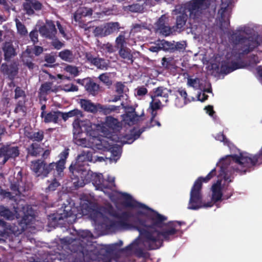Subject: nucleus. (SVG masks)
I'll use <instances>...</instances> for the list:
<instances>
[{
	"label": "nucleus",
	"mask_w": 262,
	"mask_h": 262,
	"mask_svg": "<svg viewBox=\"0 0 262 262\" xmlns=\"http://www.w3.org/2000/svg\"><path fill=\"white\" fill-rule=\"evenodd\" d=\"M167 19L165 15H162L155 24L156 32L164 36H168L176 32L173 26L171 27L166 24Z\"/></svg>",
	"instance_id": "nucleus-19"
},
{
	"label": "nucleus",
	"mask_w": 262,
	"mask_h": 262,
	"mask_svg": "<svg viewBox=\"0 0 262 262\" xmlns=\"http://www.w3.org/2000/svg\"><path fill=\"white\" fill-rule=\"evenodd\" d=\"M70 117H83L84 115L83 112L75 108L69 112Z\"/></svg>",
	"instance_id": "nucleus-54"
},
{
	"label": "nucleus",
	"mask_w": 262,
	"mask_h": 262,
	"mask_svg": "<svg viewBox=\"0 0 262 262\" xmlns=\"http://www.w3.org/2000/svg\"><path fill=\"white\" fill-rule=\"evenodd\" d=\"M25 136L30 140L33 142H40L44 139V132L42 130L39 129L37 131L32 130H25Z\"/></svg>",
	"instance_id": "nucleus-28"
},
{
	"label": "nucleus",
	"mask_w": 262,
	"mask_h": 262,
	"mask_svg": "<svg viewBox=\"0 0 262 262\" xmlns=\"http://www.w3.org/2000/svg\"><path fill=\"white\" fill-rule=\"evenodd\" d=\"M15 96L14 98L17 99L20 97H26L25 92L19 86H17L14 91Z\"/></svg>",
	"instance_id": "nucleus-58"
},
{
	"label": "nucleus",
	"mask_w": 262,
	"mask_h": 262,
	"mask_svg": "<svg viewBox=\"0 0 262 262\" xmlns=\"http://www.w3.org/2000/svg\"><path fill=\"white\" fill-rule=\"evenodd\" d=\"M231 39L235 45H241L244 54H249L260 45L257 36L246 37L240 34L233 33L231 36Z\"/></svg>",
	"instance_id": "nucleus-6"
},
{
	"label": "nucleus",
	"mask_w": 262,
	"mask_h": 262,
	"mask_svg": "<svg viewBox=\"0 0 262 262\" xmlns=\"http://www.w3.org/2000/svg\"><path fill=\"white\" fill-rule=\"evenodd\" d=\"M96 146L98 149L110 152L111 156L108 158L111 161L117 162L120 158L121 152L118 146L111 145L105 140H101L99 143L96 144Z\"/></svg>",
	"instance_id": "nucleus-17"
},
{
	"label": "nucleus",
	"mask_w": 262,
	"mask_h": 262,
	"mask_svg": "<svg viewBox=\"0 0 262 262\" xmlns=\"http://www.w3.org/2000/svg\"><path fill=\"white\" fill-rule=\"evenodd\" d=\"M78 12L82 15V17L91 16L93 14L92 8L88 7H80L78 9Z\"/></svg>",
	"instance_id": "nucleus-48"
},
{
	"label": "nucleus",
	"mask_w": 262,
	"mask_h": 262,
	"mask_svg": "<svg viewBox=\"0 0 262 262\" xmlns=\"http://www.w3.org/2000/svg\"><path fill=\"white\" fill-rule=\"evenodd\" d=\"M123 196L125 200L123 204L125 207L150 211L144 220L138 218L135 226L144 245L148 250L159 249L163 246L164 241H171V237L180 230L177 227L181 226V222L170 221L166 223L167 220L166 216L133 199L132 196L128 193H124Z\"/></svg>",
	"instance_id": "nucleus-1"
},
{
	"label": "nucleus",
	"mask_w": 262,
	"mask_h": 262,
	"mask_svg": "<svg viewBox=\"0 0 262 262\" xmlns=\"http://www.w3.org/2000/svg\"><path fill=\"white\" fill-rule=\"evenodd\" d=\"M116 92L120 95L123 96L125 85L121 82H117L115 84Z\"/></svg>",
	"instance_id": "nucleus-53"
},
{
	"label": "nucleus",
	"mask_w": 262,
	"mask_h": 262,
	"mask_svg": "<svg viewBox=\"0 0 262 262\" xmlns=\"http://www.w3.org/2000/svg\"><path fill=\"white\" fill-rule=\"evenodd\" d=\"M146 128H148L147 127V126L146 125V126H143V127H141L140 129H139L137 131H136V132L132 131L130 136L129 137L127 138V140L128 141L127 143H132L135 140L139 138V137L140 136V135H141V134L143 132H144L146 130Z\"/></svg>",
	"instance_id": "nucleus-41"
},
{
	"label": "nucleus",
	"mask_w": 262,
	"mask_h": 262,
	"mask_svg": "<svg viewBox=\"0 0 262 262\" xmlns=\"http://www.w3.org/2000/svg\"><path fill=\"white\" fill-rule=\"evenodd\" d=\"M212 200L215 203L223 200V192L221 181L217 180L212 186Z\"/></svg>",
	"instance_id": "nucleus-26"
},
{
	"label": "nucleus",
	"mask_w": 262,
	"mask_h": 262,
	"mask_svg": "<svg viewBox=\"0 0 262 262\" xmlns=\"http://www.w3.org/2000/svg\"><path fill=\"white\" fill-rule=\"evenodd\" d=\"M43 149V148L41 147L40 144L37 143H32L28 147L27 151L28 155L37 157L40 155Z\"/></svg>",
	"instance_id": "nucleus-31"
},
{
	"label": "nucleus",
	"mask_w": 262,
	"mask_h": 262,
	"mask_svg": "<svg viewBox=\"0 0 262 262\" xmlns=\"http://www.w3.org/2000/svg\"><path fill=\"white\" fill-rule=\"evenodd\" d=\"M70 149L65 148L60 153L59 160L56 162L47 163L42 159H37L31 162V169L36 177L44 179L50 173H52L56 178H61L66 168L67 159L69 155Z\"/></svg>",
	"instance_id": "nucleus-3"
},
{
	"label": "nucleus",
	"mask_w": 262,
	"mask_h": 262,
	"mask_svg": "<svg viewBox=\"0 0 262 262\" xmlns=\"http://www.w3.org/2000/svg\"><path fill=\"white\" fill-rule=\"evenodd\" d=\"M161 104V102L159 100L156 101L152 100L150 103V107L152 111H155L160 108Z\"/></svg>",
	"instance_id": "nucleus-62"
},
{
	"label": "nucleus",
	"mask_w": 262,
	"mask_h": 262,
	"mask_svg": "<svg viewBox=\"0 0 262 262\" xmlns=\"http://www.w3.org/2000/svg\"><path fill=\"white\" fill-rule=\"evenodd\" d=\"M258 75L262 78V67L256 68ZM262 123V119L260 122ZM262 164V146L259 152L255 155L239 152V155L227 156L220 161L217 166H220V173L228 183L231 182V175L235 172L241 175L245 174L254 169V167Z\"/></svg>",
	"instance_id": "nucleus-2"
},
{
	"label": "nucleus",
	"mask_w": 262,
	"mask_h": 262,
	"mask_svg": "<svg viewBox=\"0 0 262 262\" xmlns=\"http://www.w3.org/2000/svg\"><path fill=\"white\" fill-rule=\"evenodd\" d=\"M106 125L112 129H116L119 127V122L117 119L112 116H107L105 120Z\"/></svg>",
	"instance_id": "nucleus-42"
},
{
	"label": "nucleus",
	"mask_w": 262,
	"mask_h": 262,
	"mask_svg": "<svg viewBox=\"0 0 262 262\" xmlns=\"http://www.w3.org/2000/svg\"><path fill=\"white\" fill-rule=\"evenodd\" d=\"M69 217L74 220L76 219V208L71 206H65L63 210L60 209L58 212L48 215V220L51 224L56 226L60 224L59 222Z\"/></svg>",
	"instance_id": "nucleus-11"
},
{
	"label": "nucleus",
	"mask_w": 262,
	"mask_h": 262,
	"mask_svg": "<svg viewBox=\"0 0 262 262\" xmlns=\"http://www.w3.org/2000/svg\"><path fill=\"white\" fill-rule=\"evenodd\" d=\"M126 112L122 117L123 121L128 125H132L138 123L141 116H144L143 112L141 115H139L135 111V108L130 106L125 107Z\"/></svg>",
	"instance_id": "nucleus-20"
},
{
	"label": "nucleus",
	"mask_w": 262,
	"mask_h": 262,
	"mask_svg": "<svg viewBox=\"0 0 262 262\" xmlns=\"http://www.w3.org/2000/svg\"><path fill=\"white\" fill-rule=\"evenodd\" d=\"M29 36L31 41L33 42L34 44H35L38 42V33L37 30H34L31 31L29 34Z\"/></svg>",
	"instance_id": "nucleus-59"
},
{
	"label": "nucleus",
	"mask_w": 262,
	"mask_h": 262,
	"mask_svg": "<svg viewBox=\"0 0 262 262\" xmlns=\"http://www.w3.org/2000/svg\"><path fill=\"white\" fill-rule=\"evenodd\" d=\"M79 104L81 108L85 112L95 114L99 111L98 105H99V103H93L90 100L81 99L79 100Z\"/></svg>",
	"instance_id": "nucleus-25"
},
{
	"label": "nucleus",
	"mask_w": 262,
	"mask_h": 262,
	"mask_svg": "<svg viewBox=\"0 0 262 262\" xmlns=\"http://www.w3.org/2000/svg\"><path fill=\"white\" fill-rule=\"evenodd\" d=\"M24 215L20 223L23 225H28L31 223L32 216L31 215L32 212V207L28 205L24 206L22 207Z\"/></svg>",
	"instance_id": "nucleus-33"
},
{
	"label": "nucleus",
	"mask_w": 262,
	"mask_h": 262,
	"mask_svg": "<svg viewBox=\"0 0 262 262\" xmlns=\"http://www.w3.org/2000/svg\"><path fill=\"white\" fill-rule=\"evenodd\" d=\"M73 129V139L77 144L78 142L82 143V141H85L84 139L81 138L83 133L86 135H92L93 129L92 122L88 119L81 120L79 118L74 120L72 123Z\"/></svg>",
	"instance_id": "nucleus-7"
},
{
	"label": "nucleus",
	"mask_w": 262,
	"mask_h": 262,
	"mask_svg": "<svg viewBox=\"0 0 262 262\" xmlns=\"http://www.w3.org/2000/svg\"><path fill=\"white\" fill-rule=\"evenodd\" d=\"M39 32L45 37L53 39L56 37L57 30L53 22L48 23L46 26H43L39 29Z\"/></svg>",
	"instance_id": "nucleus-23"
},
{
	"label": "nucleus",
	"mask_w": 262,
	"mask_h": 262,
	"mask_svg": "<svg viewBox=\"0 0 262 262\" xmlns=\"http://www.w3.org/2000/svg\"><path fill=\"white\" fill-rule=\"evenodd\" d=\"M19 155V148L11 144L3 145L0 147V165H4L10 159H15Z\"/></svg>",
	"instance_id": "nucleus-14"
},
{
	"label": "nucleus",
	"mask_w": 262,
	"mask_h": 262,
	"mask_svg": "<svg viewBox=\"0 0 262 262\" xmlns=\"http://www.w3.org/2000/svg\"><path fill=\"white\" fill-rule=\"evenodd\" d=\"M66 71L73 75L74 76H77L78 75L79 71L77 68L75 66L68 65L66 67Z\"/></svg>",
	"instance_id": "nucleus-51"
},
{
	"label": "nucleus",
	"mask_w": 262,
	"mask_h": 262,
	"mask_svg": "<svg viewBox=\"0 0 262 262\" xmlns=\"http://www.w3.org/2000/svg\"><path fill=\"white\" fill-rule=\"evenodd\" d=\"M53 83L52 82L47 81L42 83L39 89V92L42 93L48 94L50 92L56 93L57 89L56 86L53 87Z\"/></svg>",
	"instance_id": "nucleus-36"
},
{
	"label": "nucleus",
	"mask_w": 262,
	"mask_h": 262,
	"mask_svg": "<svg viewBox=\"0 0 262 262\" xmlns=\"http://www.w3.org/2000/svg\"><path fill=\"white\" fill-rule=\"evenodd\" d=\"M26 174L23 172L20 167H16L14 177L10 183V189L15 195H20L25 190Z\"/></svg>",
	"instance_id": "nucleus-10"
},
{
	"label": "nucleus",
	"mask_w": 262,
	"mask_h": 262,
	"mask_svg": "<svg viewBox=\"0 0 262 262\" xmlns=\"http://www.w3.org/2000/svg\"><path fill=\"white\" fill-rule=\"evenodd\" d=\"M91 182L96 186L100 187L101 185L102 180L100 176L97 174H92Z\"/></svg>",
	"instance_id": "nucleus-52"
},
{
	"label": "nucleus",
	"mask_w": 262,
	"mask_h": 262,
	"mask_svg": "<svg viewBox=\"0 0 262 262\" xmlns=\"http://www.w3.org/2000/svg\"><path fill=\"white\" fill-rule=\"evenodd\" d=\"M148 92V91L146 88L144 86L138 87L137 89L136 94L138 96H143L145 95Z\"/></svg>",
	"instance_id": "nucleus-63"
},
{
	"label": "nucleus",
	"mask_w": 262,
	"mask_h": 262,
	"mask_svg": "<svg viewBox=\"0 0 262 262\" xmlns=\"http://www.w3.org/2000/svg\"><path fill=\"white\" fill-rule=\"evenodd\" d=\"M0 216L7 220H12L14 218L13 212L4 206H0Z\"/></svg>",
	"instance_id": "nucleus-38"
},
{
	"label": "nucleus",
	"mask_w": 262,
	"mask_h": 262,
	"mask_svg": "<svg viewBox=\"0 0 262 262\" xmlns=\"http://www.w3.org/2000/svg\"><path fill=\"white\" fill-rule=\"evenodd\" d=\"M59 113L58 111H52L47 113L43 118V122L45 123H53L54 124L59 123Z\"/></svg>",
	"instance_id": "nucleus-30"
},
{
	"label": "nucleus",
	"mask_w": 262,
	"mask_h": 262,
	"mask_svg": "<svg viewBox=\"0 0 262 262\" xmlns=\"http://www.w3.org/2000/svg\"><path fill=\"white\" fill-rule=\"evenodd\" d=\"M60 185V183L57 180L56 178H54L46 188V191H54Z\"/></svg>",
	"instance_id": "nucleus-49"
},
{
	"label": "nucleus",
	"mask_w": 262,
	"mask_h": 262,
	"mask_svg": "<svg viewBox=\"0 0 262 262\" xmlns=\"http://www.w3.org/2000/svg\"><path fill=\"white\" fill-rule=\"evenodd\" d=\"M99 79L108 86H110L113 83L112 80L110 78L107 73H103L100 75Z\"/></svg>",
	"instance_id": "nucleus-46"
},
{
	"label": "nucleus",
	"mask_w": 262,
	"mask_h": 262,
	"mask_svg": "<svg viewBox=\"0 0 262 262\" xmlns=\"http://www.w3.org/2000/svg\"><path fill=\"white\" fill-rule=\"evenodd\" d=\"M17 33L21 36H25L28 34V31L25 26L17 18L15 19Z\"/></svg>",
	"instance_id": "nucleus-43"
},
{
	"label": "nucleus",
	"mask_w": 262,
	"mask_h": 262,
	"mask_svg": "<svg viewBox=\"0 0 262 262\" xmlns=\"http://www.w3.org/2000/svg\"><path fill=\"white\" fill-rule=\"evenodd\" d=\"M99 111L105 115L111 114L113 112H119L120 110V106L114 105H102L99 103L98 105Z\"/></svg>",
	"instance_id": "nucleus-34"
},
{
	"label": "nucleus",
	"mask_w": 262,
	"mask_h": 262,
	"mask_svg": "<svg viewBox=\"0 0 262 262\" xmlns=\"http://www.w3.org/2000/svg\"><path fill=\"white\" fill-rule=\"evenodd\" d=\"M22 7L26 14L33 15L35 11H39L43 8L42 4L38 0H24Z\"/></svg>",
	"instance_id": "nucleus-21"
},
{
	"label": "nucleus",
	"mask_w": 262,
	"mask_h": 262,
	"mask_svg": "<svg viewBox=\"0 0 262 262\" xmlns=\"http://www.w3.org/2000/svg\"><path fill=\"white\" fill-rule=\"evenodd\" d=\"M209 0H192L186 5V8L189 12V17L195 22H199L203 10L209 8L210 6Z\"/></svg>",
	"instance_id": "nucleus-9"
},
{
	"label": "nucleus",
	"mask_w": 262,
	"mask_h": 262,
	"mask_svg": "<svg viewBox=\"0 0 262 262\" xmlns=\"http://www.w3.org/2000/svg\"><path fill=\"white\" fill-rule=\"evenodd\" d=\"M128 10L132 12H137L141 9V6L138 4H134L128 6Z\"/></svg>",
	"instance_id": "nucleus-61"
},
{
	"label": "nucleus",
	"mask_w": 262,
	"mask_h": 262,
	"mask_svg": "<svg viewBox=\"0 0 262 262\" xmlns=\"http://www.w3.org/2000/svg\"><path fill=\"white\" fill-rule=\"evenodd\" d=\"M187 18V15L185 13H181L177 16L176 25L173 26L176 32H181L184 30Z\"/></svg>",
	"instance_id": "nucleus-29"
},
{
	"label": "nucleus",
	"mask_w": 262,
	"mask_h": 262,
	"mask_svg": "<svg viewBox=\"0 0 262 262\" xmlns=\"http://www.w3.org/2000/svg\"><path fill=\"white\" fill-rule=\"evenodd\" d=\"M58 56L62 60L69 62H72L74 58L72 52L68 49L60 52Z\"/></svg>",
	"instance_id": "nucleus-39"
},
{
	"label": "nucleus",
	"mask_w": 262,
	"mask_h": 262,
	"mask_svg": "<svg viewBox=\"0 0 262 262\" xmlns=\"http://www.w3.org/2000/svg\"><path fill=\"white\" fill-rule=\"evenodd\" d=\"M119 55L122 58L133 63L134 61L133 59V55L131 53V50L129 48L127 47L120 48L119 50Z\"/></svg>",
	"instance_id": "nucleus-37"
},
{
	"label": "nucleus",
	"mask_w": 262,
	"mask_h": 262,
	"mask_svg": "<svg viewBox=\"0 0 262 262\" xmlns=\"http://www.w3.org/2000/svg\"><path fill=\"white\" fill-rule=\"evenodd\" d=\"M216 175V170L214 168L205 177H200L195 181L190 192V198L187 206L188 209L196 210L213 206L212 202L205 203L203 201L202 183H207Z\"/></svg>",
	"instance_id": "nucleus-5"
},
{
	"label": "nucleus",
	"mask_w": 262,
	"mask_h": 262,
	"mask_svg": "<svg viewBox=\"0 0 262 262\" xmlns=\"http://www.w3.org/2000/svg\"><path fill=\"white\" fill-rule=\"evenodd\" d=\"M63 90L65 92H76L78 90V88L77 85L74 84H71L64 85Z\"/></svg>",
	"instance_id": "nucleus-60"
},
{
	"label": "nucleus",
	"mask_w": 262,
	"mask_h": 262,
	"mask_svg": "<svg viewBox=\"0 0 262 262\" xmlns=\"http://www.w3.org/2000/svg\"><path fill=\"white\" fill-rule=\"evenodd\" d=\"M2 50L4 52V59L6 61H10L17 54L13 45L10 42H5L3 45Z\"/></svg>",
	"instance_id": "nucleus-27"
},
{
	"label": "nucleus",
	"mask_w": 262,
	"mask_h": 262,
	"mask_svg": "<svg viewBox=\"0 0 262 262\" xmlns=\"http://www.w3.org/2000/svg\"><path fill=\"white\" fill-rule=\"evenodd\" d=\"M115 43L116 47L119 49L126 47L125 45L126 44V41L125 36L122 34V33L120 34L116 38Z\"/></svg>",
	"instance_id": "nucleus-44"
},
{
	"label": "nucleus",
	"mask_w": 262,
	"mask_h": 262,
	"mask_svg": "<svg viewBox=\"0 0 262 262\" xmlns=\"http://www.w3.org/2000/svg\"><path fill=\"white\" fill-rule=\"evenodd\" d=\"M52 39L53 40L51 42V45L54 47V49L59 50L64 47V44L59 41L56 37Z\"/></svg>",
	"instance_id": "nucleus-50"
},
{
	"label": "nucleus",
	"mask_w": 262,
	"mask_h": 262,
	"mask_svg": "<svg viewBox=\"0 0 262 262\" xmlns=\"http://www.w3.org/2000/svg\"><path fill=\"white\" fill-rule=\"evenodd\" d=\"M85 58L89 62L96 67L98 69L101 70L107 69L108 67V63L104 59L95 57L91 53H86Z\"/></svg>",
	"instance_id": "nucleus-24"
},
{
	"label": "nucleus",
	"mask_w": 262,
	"mask_h": 262,
	"mask_svg": "<svg viewBox=\"0 0 262 262\" xmlns=\"http://www.w3.org/2000/svg\"><path fill=\"white\" fill-rule=\"evenodd\" d=\"M200 80L198 78L187 79V84L195 89H198L200 85Z\"/></svg>",
	"instance_id": "nucleus-47"
},
{
	"label": "nucleus",
	"mask_w": 262,
	"mask_h": 262,
	"mask_svg": "<svg viewBox=\"0 0 262 262\" xmlns=\"http://www.w3.org/2000/svg\"><path fill=\"white\" fill-rule=\"evenodd\" d=\"M146 24L144 23L142 24H135L133 25V30L135 32L141 31L142 30L146 29Z\"/></svg>",
	"instance_id": "nucleus-56"
},
{
	"label": "nucleus",
	"mask_w": 262,
	"mask_h": 262,
	"mask_svg": "<svg viewBox=\"0 0 262 262\" xmlns=\"http://www.w3.org/2000/svg\"><path fill=\"white\" fill-rule=\"evenodd\" d=\"M34 57L33 55L23 56L22 62L24 66L27 67L29 70H33L35 68V63H33Z\"/></svg>",
	"instance_id": "nucleus-40"
},
{
	"label": "nucleus",
	"mask_w": 262,
	"mask_h": 262,
	"mask_svg": "<svg viewBox=\"0 0 262 262\" xmlns=\"http://www.w3.org/2000/svg\"><path fill=\"white\" fill-rule=\"evenodd\" d=\"M92 160V155L90 151H83L79 155L74 163H72L69 167L71 173V179L75 187L84 186L91 182L92 174L86 167L87 162Z\"/></svg>",
	"instance_id": "nucleus-4"
},
{
	"label": "nucleus",
	"mask_w": 262,
	"mask_h": 262,
	"mask_svg": "<svg viewBox=\"0 0 262 262\" xmlns=\"http://www.w3.org/2000/svg\"><path fill=\"white\" fill-rule=\"evenodd\" d=\"M18 65L15 62L3 63L0 68L1 72L11 81H14L18 74Z\"/></svg>",
	"instance_id": "nucleus-18"
},
{
	"label": "nucleus",
	"mask_w": 262,
	"mask_h": 262,
	"mask_svg": "<svg viewBox=\"0 0 262 262\" xmlns=\"http://www.w3.org/2000/svg\"><path fill=\"white\" fill-rule=\"evenodd\" d=\"M154 97H163L165 98L164 100L165 102L168 101V93H171V90L165 88L163 86H159L153 90Z\"/></svg>",
	"instance_id": "nucleus-35"
},
{
	"label": "nucleus",
	"mask_w": 262,
	"mask_h": 262,
	"mask_svg": "<svg viewBox=\"0 0 262 262\" xmlns=\"http://www.w3.org/2000/svg\"><path fill=\"white\" fill-rule=\"evenodd\" d=\"M77 235L78 238L75 239L71 245V251L84 254L87 251V243L84 241H88L89 238L93 236V234L89 230H81L78 232Z\"/></svg>",
	"instance_id": "nucleus-13"
},
{
	"label": "nucleus",
	"mask_w": 262,
	"mask_h": 262,
	"mask_svg": "<svg viewBox=\"0 0 262 262\" xmlns=\"http://www.w3.org/2000/svg\"><path fill=\"white\" fill-rule=\"evenodd\" d=\"M233 0H221L219 14L220 15L221 28L227 29L230 25V16L233 7Z\"/></svg>",
	"instance_id": "nucleus-12"
},
{
	"label": "nucleus",
	"mask_w": 262,
	"mask_h": 262,
	"mask_svg": "<svg viewBox=\"0 0 262 262\" xmlns=\"http://www.w3.org/2000/svg\"><path fill=\"white\" fill-rule=\"evenodd\" d=\"M223 200H227L229 199L234 193V189L229 185L225 187V184L223 186Z\"/></svg>",
	"instance_id": "nucleus-45"
},
{
	"label": "nucleus",
	"mask_w": 262,
	"mask_h": 262,
	"mask_svg": "<svg viewBox=\"0 0 262 262\" xmlns=\"http://www.w3.org/2000/svg\"><path fill=\"white\" fill-rule=\"evenodd\" d=\"M77 83L83 85L88 92L90 94L95 96L99 90V85L95 83L90 78L83 79H77Z\"/></svg>",
	"instance_id": "nucleus-22"
},
{
	"label": "nucleus",
	"mask_w": 262,
	"mask_h": 262,
	"mask_svg": "<svg viewBox=\"0 0 262 262\" xmlns=\"http://www.w3.org/2000/svg\"><path fill=\"white\" fill-rule=\"evenodd\" d=\"M0 194L4 198H8L11 200H15V196L13 195L11 192L2 189L1 187H0Z\"/></svg>",
	"instance_id": "nucleus-55"
},
{
	"label": "nucleus",
	"mask_w": 262,
	"mask_h": 262,
	"mask_svg": "<svg viewBox=\"0 0 262 262\" xmlns=\"http://www.w3.org/2000/svg\"><path fill=\"white\" fill-rule=\"evenodd\" d=\"M120 28L118 22H110L96 27L93 33L95 36L104 37L118 31Z\"/></svg>",
	"instance_id": "nucleus-16"
},
{
	"label": "nucleus",
	"mask_w": 262,
	"mask_h": 262,
	"mask_svg": "<svg viewBox=\"0 0 262 262\" xmlns=\"http://www.w3.org/2000/svg\"><path fill=\"white\" fill-rule=\"evenodd\" d=\"M6 230L8 233L14 234L15 236H17L24 231L25 228L20 223H18L17 224H9Z\"/></svg>",
	"instance_id": "nucleus-32"
},
{
	"label": "nucleus",
	"mask_w": 262,
	"mask_h": 262,
	"mask_svg": "<svg viewBox=\"0 0 262 262\" xmlns=\"http://www.w3.org/2000/svg\"><path fill=\"white\" fill-rule=\"evenodd\" d=\"M172 60V59L171 58H162V64L163 67L166 69H169L172 66V64L171 63Z\"/></svg>",
	"instance_id": "nucleus-57"
},
{
	"label": "nucleus",
	"mask_w": 262,
	"mask_h": 262,
	"mask_svg": "<svg viewBox=\"0 0 262 262\" xmlns=\"http://www.w3.org/2000/svg\"><path fill=\"white\" fill-rule=\"evenodd\" d=\"M244 67V62L241 55L237 53H232L229 57L227 55L226 59L222 61L220 67V73L228 74L239 69Z\"/></svg>",
	"instance_id": "nucleus-8"
},
{
	"label": "nucleus",
	"mask_w": 262,
	"mask_h": 262,
	"mask_svg": "<svg viewBox=\"0 0 262 262\" xmlns=\"http://www.w3.org/2000/svg\"><path fill=\"white\" fill-rule=\"evenodd\" d=\"M45 61L48 63L53 64L56 61V59L54 55L47 54L45 56Z\"/></svg>",
	"instance_id": "nucleus-64"
},
{
	"label": "nucleus",
	"mask_w": 262,
	"mask_h": 262,
	"mask_svg": "<svg viewBox=\"0 0 262 262\" xmlns=\"http://www.w3.org/2000/svg\"><path fill=\"white\" fill-rule=\"evenodd\" d=\"M110 214L113 217L119 219V221H111L109 226L111 228L126 227L129 224L128 222L129 219L134 216V214L129 211H124L118 213L115 210H112Z\"/></svg>",
	"instance_id": "nucleus-15"
}]
</instances>
